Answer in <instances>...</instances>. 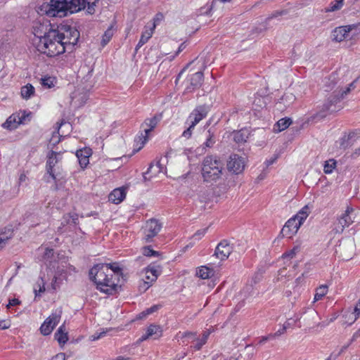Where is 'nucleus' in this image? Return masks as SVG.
Wrapping results in <instances>:
<instances>
[{
	"mask_svg": "<svg viewBox=\"0 0 360 360\" xmlns=\"http://www.w3.org/2000/svg\"><path fill=\"white\" fill-rule=\"evenodd\" d=\"M209 335V332H204L202 338L196 340V343L193 345V348L195 350H200L202 345H204L206 343Z\"/></svg>",
	"mask_w": 360,
	"mask_h": 360,
	"instance_id": "39",
	"label": "nucleus"
},
{
	"mask_svg": "<svg viewBox=\"0 0 360 360\" xmlns=\"http://www.w3.org/2000/svg\"><path fill=\"white\" fill-rule=\"evenodd\" d=\"M354 210L352 207H347L345 212L338 218L335 226L337 233H342L346 227H348L354 222Z\"/></svg>",
	"mask_w": 360,
	"mask_h": 360,
	"instance_id": "13",
	"label": "nucleus"
},
{
	"mask_svg": "<svg viewBox=\"0 0 360 360\" xmlns=\"http://www.w3.org/2000/svg\"><path fill=\"white\" fill-rule=\"evenodd\" d=\"M105 265L108 266V267L111 269L112 274L116 277L118 278L120 280V277H123V272L122 268H120L117 263H112V264H105Z\"/></svg>",
	"mask_w": 360,
	"mask_h": 360,
	"instance_id": "35",
	"label": "nucleus"
},
{
	"mask_svg": "<svg viewBox=\"0 0 360 360\" xmlns=\"http://www.w3.org/2000/svg\"><path fill=\"white\" fill-rule=\"evenodd\" d=\"M310 213L309 207L307 205L304 206L295 216L293 218H295V220L297 222H300V225L303 224L305 219L307 218Z\"/></svg>",
	"mask_w": 360,
	"mask_h": 360,
	"instance_id": "25",
	"label": "nucleus"
},
{
	"mask_svg": "<svg viewBox=\"0 0 360 360\" xmlns=\"http://www.w3.org/2000/svg\"><path fill=\"white\" fill-rule=\"evenodd\" d=\"M55 360H65V354L64 353H59L54 356Z\"/></svg>",
	"mask_w": 360,
	"mask_h": 360,
	"instance_id": "59",
	"label": "nucleus"
},
{
	"mask_svg": "<svg viewBox=\"0 0 360 360\" xmlns=\"http://www.w3.org/2000/svg\"><path fill=\"white\" fill-rule=\"evenodd\" d=\"M307 318H309V319H311V320H316V319H317V318H318V314H317V312H316V311H314V310H311V311H309V312H307V313L306 314L305 316L304 317V320L305 321H307V324H308L309 326H311V325H313V323H314V322H312V323L309 322V320H307Z\"/></svg>",
	"mask_w": 360,
	"mask_h": 360,
	"instance_id": "44",
	"label": "nucleus"
},
{
	"mask_svg": "<svg viewBox=\"0 0 360 360\" xmlns=\"http://www.w3.org/2000/svg\"><path fill=\"white\" fill-rule=\"evenodd\" d=\"M53 257V249L46 248L44 252V256H43L44 259H52Z\"/></svg>",
	"mask_w": 360,
	"mask_h": 360,
	"instance_id": "48",
	"label": "nucleus"
},
{
	"mask_svg": "<svg viewBox=\"0 0 360 360\" xmlns=\"http://www.w3.org/2000/svg\"><path fill=\"white\" fill-rule=\"evenodd\" d=\"M126 197V192L124 188H119L114 189L109 194V200L114 204L120 203Z\"/></svg>",
	"mask_w": 360,
	"mask_h": 360,
	"instance_id": "20",
	"label": "nucleus"
},
{
	"mask_svg": "<svg viewBox=\"0 0 360 360\" xmlns=\"http://www.w3.org/2000/svg\"><path fill=\"white\" fill-rule=\"evenodd\" d=\"M164 19V15L162 13H158L154 18H153V25L151 27H150V28H151L152 30H155V27L157 25H158L162 20Z\"/></svg>",
	"mask_w": 360,
	"mask_h": 360,
	"instance_id": "45",
	"label": "nucleus"
},
{
	"mask_svg": "<svg viewBox=\"0 0 360 360\" xmlns=\"http://www.w3.org/2000/svg\"><path fill=\"white\" fill-rule=\"evenodd\" d=\"M91 155V149L89 148H84L77 150L76 156L82 168H85L87 166L89 162V158Z\"/></svg>",
	"mask_w": 360,
	"mask_h": 360,
	"instance_id": "19",
	"label": "nucleus"
},
{
	"mask_svg": "<svg viewBox=\"0 0 360 360\" xmlns=\"http://www.w3.org/2000/svg\"><path fill=\"white\" fill-rule=\"evenodd\" d=\"M207 230V228L206 229H200V230H198L195 232V233L193 235V237L195 238V239H200L201 238L202 236H203L206 231Z\"/></svg>",
	"mask_w": 360,
	"mask_h": 360,
	"instance_id": "52",
	"label": "nucleus"
},
{
	"mask_svg": "<svg viewBox=\"0 0 360 360\" xmlns=\"http://www.w3.org/2000/svg\"><path fill=\"white\" fill-rule=\"evenodd\" d=\"M19 124L20 123L18 122V115L13 114L6 120L2 126L4 128L12 130L16 129Z\"/></svg>",
	"mask_w": 360,
	"mask_h": 360,
	"instance_id": "27",
	"label": "nucleus"
},
{
	"mask_svg": "<svg viewBox=\"0 0 360 360\" xmlns=\"http://www.w3.org/2000/svg\"><path fill=\"white\" fill-rule=\"evenodd\" d=\"M353 85L354 83L352 82L349 86H347L345 90L342 89H335L323 104L321 110L314 115V117L315 119H322L329 114L341 110L342 108L340 104L341 101L343 99L344 96L347 95L351 91L350 87ZM338 89H339V87Z\"/></svg>",
	"mask_w": 360,
	"mask_h": 360,
	"instance_id": "4",
	"label": "nucleus"
},
{
	"mask_svg": "<svg viewBox=\"0 0 360 360\" xmlns=\"http://www.w3.org/2000/svg\"><path fill=\"white\" fill-rule=\"evenodd\" d=\"M59 35L57 29L49 31V34L43 39L35 41L37 49L48 57H55L65 53V46Z\"/></svg>",
	"mask_w": 360,
	"mask_h": 360,
	"instance_id": "3",
	"label": "nucleus"
},
{
	"mask_svg": "<svg viewBox=\"0 0 360 360\" xmlns=\"http://www.w3.org/2000/svg\"><path fill=\"white\" fill-rule=\"evenodd\" d=\"M89 279L93 281L96 289L105 294L112 295L121 289L119 279L116 278L104 263L94 264L89 272Z\"/></svg>",
	"mask_w": 360,
	"mask_h": 360,
	"instance_id": "1",
	"label": "nucleus"
},
{
	"mask_svg": "<svg viewBox=\"0 0 360 360\" xmlns=\"http://www.w3.org/2000/svg\"><path fill=\"white\" fill-rule=\"evenodd\" d=\"M162 118V113H158L155 114L151 118H147L145 120L143 123L141 124V128L143 129L144 134H141V136L139 137L140 141H141L142 146H143L147 141L149 133L156 127Z\"/></svg>",
	"mask_w": 360,
	"mask_h": 360,
	"instance_id": "10",
	"label": "nucleus"
},
{
	"mask_svg": "<svg viewBox=\"0 0 360 360\" xmlns=\"http://www.w3.org/2000/svg\"><path fill=\"white\" fill-rule=\"evenodd\" d=\"M213 360H224L221 354H216L213 356Z\"/></svg>",
	"mask_w": 360,
	"mask_h": 360,
	"instance_id": "63",
	"label": "nucleus"
},
{
	"mask_svg": "<svg viewBox=\"0 0 360 360\" xmlns=\"http://www.w3.org/2000/svg\"><path fill=\"white\" fill-rule=\"evenodd\" d=\"M352 136V134H349L347 136H346V135L344 136L343 137H342L340 139V149L345 150L346 148H347L348 147L350 146L349 140Z\"/></svg>",
	"mask_w": 360,
	"mask_h": 360,
	"instance_id": "41",
	"label": "nucleus"
},
{
	"mask_svg": "<svg viewBox=\"0 0 360 360\" xmlns=\"http://www.w3.org/2000/svg\"><path fill=\"white\" fill-rule=\"evenodd\" d=\"M186 47V42H183L181 43L179 48H178V50L176 52V56H177L179 53H181L183 50L185 49V48Z\"/></svg>",
	"mask_w": 360,
	"mask_h": 360,
	"instance_id": "58",
	"label": "nucleus"
},
{
	"mask_svg": "<svg viewBox=\"0 0 360 360\" xmlns=\"http://www.w3.org/2000/svg\"><path fill=\"white\" fill-rule=\"evenodd\" d=\"M328 292V286L326 285H321L316 288V293L314 297V302L321 300Z\"/></svg>",
	"mask_w": 360,
	"mask_h": 360,
	"instance_id": "34",
	"label": "nucleus"
},
{
	"mask_svg": "<svg viewBox=\"0 0 360 360\" xmlns=\"http://www.w3.org/2000/svg\"><path fill=\"white\" fill-rule=\"evenodd\" d=\"M336 167V161L333 159L328 160L325 162L323 165V171L326 174H330Z\"/></svg>",
	"mask_w": 360,
	"mask_h": 360,
	"instance_id": "38",
	"label": "nucleus"
},
{
	"mask_svg": "<svg viewBox=\"0 0 360 360\" xmlns=\"http://www.w3.org/2000/svg\"><path fill=\"white\" fill-rule=\"evenodd\" d=\"M276 159H277V156H275L274 158H270L269 160H266L265 161L266 165L267 167H269V166L273 165L276 162Z\"/></svg>",
	"mask_w": 360,
	"mask_h": 360,
	"instance_id": "57",
	"label": "nucleus"
},
{
	"mask_svg": "<svg viewBox=\"0 0 360 360\" xmlns=\"http://www.w3.org/2000/svg\"><path fill=\"white\" fill-rule=\"evenodd\" d=\"M224 164L216 156H207L202 162V174L205 181H217L221 177Z\"/></svg>",
	"mask_w": 360,
	"mask_h": 360,
	"instance_id": "5",
	"label": "nucleus"
},
{
	"mask_svg": "<svg viewBox=\"0 0 360 360\" xmlns=\"http://www.w3.org/2000/svg\"><path fill=\"white\" fill-rule=\"evenodd\" d=\"M11 326V324L8 321L6 320H1L0 321V330H6L9 328Z\"/></svg>",
	"mask_w": 360,
	"mask_h": 360,
	"instance_id": "54",
	"label": "nucleus"
},
{
	"mask_svg": "<svg viewBox=\"0 0 360 360\" xmlns=\"http://www.w3.org/2000/svg\"><path fill=\"white\" fill-rule=\"evenodd\" d=\"M336 79H337V75L335 74V73H332L326 80V82H325V85L326 86V91H329V90H331L333 89L337 82H336Z\"/></svg>",
	"mask_w": 360,
	"mask_h": 360,
	"instance_id": "37",
	"label": "nucleus"
},
{
	"mask_svg": "<svg viewBox=\"0 0 360 360\" xmlns=\"http://www.w3.org/2000/svg\"><path fill=\"white\" fill-rule=\"evenodd\" d=\"M359 32H360V23L340 26L333 31V39L340 42L347 39H352L353 35Z\"/></svg>",
	"mask_w": 360,
	"mask_h": 360,
	"instance_id": "8",
	"label": "nucleus"
},
{
	"mask_svg": "<svg viewBox=\"0 0 360 360\" xmlns=\"http://www.w3.org/2000/svg\"><path fill=\"white\" fill-rule=\"evenodd\" d=\"M344 5V0H335L329 4V6L325 8L324 11L326 13L335 12L340 10Z\"/></svg>",
	"mask_w": 360,
	"mask_h": 360,
	"instance_id": "29",
	"label": "nucleus"
},
{
	"mask_svg": "<svg viewBox=\"0 0 360 360\" xmlns=\"http://www.w3.org/2000/svg\"><path fill=\"white\" fill-rule=\"evenodd\" d=\"M53 26L48 20L36 21L32 26V33L34 36L33 43L35 45V41H39V39H43L49 34V31L53 30Z\"/></svg>",
	"mask_w": 360,
	"mask_h": 360,
	"instance_id": "9",
	"label": "nucleus"
},
{
	"mask_svg": "<svg viewBox=\"0 0 360 360\" xmlns=\"http://www.w3.org/2000/svg\"><path fill=\"white\" fill-rule=\"evenodd\" d=\"M297 251V247L294 248L292 250H290L289 252H287L284 253L283 255V257H284V258H285V257L292 258L295 255Z\"/></svg>",
	"mask_w": 360,
	"mask_h": 360,
	"instance_id": "51",
	"label": "nucleus"
},
{
	"mask_svg": "<svg viewBox=\"0 0 360 360\" xmlns=\"http://www.w3.org/2000/svg\"><path fill=\"white\" fill-rule=\"evenodd\" d=\"M216 143L214 131L212 128L209 129L207 131L206 141L204 146L207 148H212Z\"/></svg>",
	"mask_w": 360,
	"mask_h": 360,
	"instance_id": "33",
	"label": "nucleus"
},
{
	"mask_svg": "<svg viewBox=\"0 0 360 360\" xmlns=\"http://www.w3.org/2000/svg\"><path fill=\"white\" fill-rule=\"evenodd\" d=\"M233 250V248L226 240H221L216 247L214 256L220 260L226 259Z\"/></svg>",
	"mask_w": 360,
	"mask_h": 360,
	"instance_id": "17",
	"label": "nucleus"
},
{
	"mask_svg": "<svg viewBox=\"0 0 360 360\" xmlns=\"http://www.w3.org/2000/svg\"><path fill=\"white\" fill-rule=\"evenodd\" d=\"M56 29L60 33L59 37L63 41L65 51L72 52L79 41V32L75 27L68 25H61Z\"/></svg>",
	"mask_w": 360,
	"mask_h": 360,
	"instance_id": "6",
	"label": "nucleus"
},
{
	"mask_svg": "<svg viewBox=\"0 0 360 360\" xmlns=\"http://www.w3.org/2000/svg\"><path fill=\"white\" fill-rule=\"evenodd\" d=\"M291 123L292 120L290 118L285 117L280 119L275 124L274 130L279 132L282 131L287 129Z\"/></svg>",
	"mask_w": 360,
	"mask_h": 360,
	"instance_id": "26",
	"label": "nucleus"
},
{
	"mask_svg": "<svg viewBox=\"0 0 360 360\" xmlns=\"http://www.w3.org/2000/svg\"><path fill=\"white\" fill-rule=\"evenodd\" d=\"M162 224L155 219H150L146 221L143 229V239L146 243H150L162 229Z\"/></svg>",
	"mask_w": 360,
	"mask_h": 360,
	"instance_id": "11",
	"label": "nucleus"
},
{
	"mask_svg": "<svg viewBox=\"0 0 360 360\" xmlns=\"http://www.w3.org/2000/svg\"><path fill=\"white\" fill-rule=\"evenodd\" d=\"M233 141L238 144L244 143L247 141L250 132L247 129H242L238 131H234L232 133Z\"/></svg>",
	"mask_w": 360,
	"mask_h": 360,
	"instance_id": "22",
	"label": "nucleus"
},
{
	"mask_svg": "<svg viewBox=\"0 0 360 360\" xmlns=\"http://www.w3.org/2000/svg\"><path fill=\"white\" fill-rule=\"evenodd\" d=\"M20 94L23 98L28 99L34 95V87L32 84H27L21 88Z\"/></svg>",
	"mask_w": 360,
	"mask_h": 360,
	"instance_id": "31",
	"label": "nucleus"
},
{
	"mask_svg": "<svg viewBox=\"0 0 360 360\" xmlns=\"http://www.w3.org/2000/svg\"><path fill=\"white\" fill-rule=\"evenodd\" d=\"M354 313L359 316L360 314V300L357 302L354 308Z\"/></svg>",
	"mask_w": 360,
	"mask_h": 360,
	"instance_id": "61",
	"label": "nucleus"
},
{
	"mask_svg": "<svg viewBox=\"0 0 360 360\" xmlns=\"http://www.w3.org/2000/svg\"><path fill=\"white\" fill-rule=\"evenodd\" d=\"M286 331V329L285 328H282L279 329L278 331L276 332V335L278 337L281 335L282 334L285 333Z\"/></svg>",
	"mask_w": 360,
	"mask_h": 360,
	"instance_id": "62",
	"label": "nucleus"
},
{
	"mask_svg": "<svg viewBox=\"0 0 360 360\" xmlns=\"http://www.w3.org/2000/svg\"><path fill=\"white\" fill-rule=\"evenodd\" d=\"M13 237V231L8 229L0 233V250L4 248L7 241Z\"/></svg>",
	"mask_w": 360,
	"mask_h": 360,
	"instance_id": "32",
	"label": "nucleus"
},
{
	"mask_svg": "<svg viewBox=\"0 0 360 360\" xmlns=\"http://www.w3.org/2000/svg\"><path fill=\"white\" fill-rule=\"evenodd\" d=\"M59 155V153L51 150L47 155L46 163V174L55 181L56 184H57L58 181L64 179L66 176L63 169H60L59 167L55 168L59 161L58 158Z\"/></svg>",
	"mask_w": 360,
	"mask_h": 360,
	"instance_id": "7",
	"label": "nucleus"
},
{
	"mask_svg": "<svg viewBox=\"0 0 360 360\" xmlns=\"http://www.w3.org/2000/svg\"><path fill=\"white\" fill-rule=\"evenodd\" d=\"M284 13H286V12L285 11H275L271 15H269L268 18H267V20H271L272 18H277L278 16H281Z\"/></svg>",
	"mask_w": 360,
	"mask_h": 360,
	"instance_id": "55",
	"label": "nucleus"
},
{
	"mask_svg": "<svg viewBox=\"0 0 360 360\" xmlns=\"http://www.w3.org/2000/svg\"><path fill=\"white\" fill-rule=\"evenodd\" d=\"M57 281H58V277L57 276H54L52 279V281H51V288L53 290H56V283H57Z\"/></svg>",
	"mask_w": 360,
	"mask_h": 360,
	"instance_id": "60",
	"label": "nucleus"
},
{
	"mask_svg": "<svg viewBox=\"0 0 360 360\" xmlns=\"http://www.w3.org/2000/svg\"><path fill=\"white\" fill-rule=\"evenodd\" d=\"M162 331L159 326L151 324L147 328L146 334L141 336L140 340H146L149 337H152L153 335H155L154 338L157 339L162 335Z\"/></svg>",
	"mask_w": 360,
	"mask_h": 360,
	"instance_id": "21",
	"label": "nucleus"
},
{
	"mask_svg": "<svg viewBox=\"0 0 360 360\" xmlns=\"http://www.w3.org/2000/svg\"><path fill=\"white\" fill-rule=\"evenodd\" d=\"M61 314V310L56 311L44 321L40 327V331L42 335H48L51 333L55 326L59 323Z\"/></svg>",
	"mask_w": 360,
	"mask_h": 360,
	"instance_id": "12",
	"label": "nucleus"
},
{
	"mask_svg": "<svg viewBox=\"0 0 360 360\" xmlns=\"http://www.w3.org/2000/svg\"><path fill=\"white\" fill-rule=\"evenodd\" d=\"M214 270L206 266H201L197 271V275L202 279H207L213 276Z\"/></svg>",
	"mask_w": 360,
	"mask_h": 360,
	"instance_id": "30",
	"label": "nucleus"
},
{
	"mask_svg": "<svg viewBox=\"0 0 360 360\" xmlns=\"http://www.w3.org/2000/svg\"><path fill=\"white\" fill-rule=\"evenodd\" d=\"M115 360H131V359L129 357H124V356H120L117 357V359Z\"/></svg>",
	"mask_w": 360,
	"mask_h": 360,
	"instance_id": "64",
	"label": "nucleus"
},
{
	"mask_svg": "<svg viewBox=\"0 0 360 360\" xmlns=\"http://www.w3.org/2000/svg\"><path fill=\"white\" fill-rule=\"evenodd\" d=\"M18 115V122L20 124H24L26 120V117H28V114H26L25 111L22 112L21 115L20 114Z\"/></svg>",
	"mask_w": 360,
	"mask_h": 360,
	"instance_id": "53",
	"label": "nucleus"
},
{
	"mask_svg": "<svg viewBox=\"0 0 360 360\" xmlns=\"http://www.w3.org/2000/svg\"><path fill=\"white\" fill-rule=\"evenodd\" d=\"M55 77H45L41 79V85L44 87L50 89L54 86Z\"/></svg>",
	"mask_w": 360,
	"mask_h": 360,
	"instance_id": "42",
	"label": "nucleus"
},
{
	"mask_svg": "<svg viewBox=\"0 0 360 360\" xmlns=\"http://www.w3.org/2000/svg\"><path fill=\"white\" fill-rule=\"evenodd\" d=\"M203 77V72L202 71H198L191 75L188 79L190 85L186 87V90L191 91L199 88L202 83Z\"/></svg>",
	"mask_w": 360,
	"mask_h": 360,
	"instance_id": "18",
	"label": "nucleus"
},
{
	"mask_svg": "<svg viewBox=\"0 0 360 360\" xmlns=\"http://www.w3.org/2000/svg\"><path fill=\"white\" fill-rule=\"evenodd\" d=\"M195 127V126L192 127V122H191L189 127L186 130L184 131V132L182 134V136L187 139L191 138V135H192L193 129H194Z\"/></svg>",
	"mask_w": 360,
	"mask_h": 360,
	"instance_id": "46",
	"label": "nucleus"
},
{
	"mask_svg": "<svg viewBox=\"0 0 360 360\" xmlns=\"http://www.w3.org/2000/svg\"><path fill=\"white\" fill-rule=\"evenodd\" d=\"M154 30L147 26L145 27V30L142 32L139 41L141 44H146L152 37Z\"/></svg>",
	"mask_w": 360,
	"mask_h": 360,
	"instance_id": "36",
	"label": "nucleus"
},
{
	"mask_svg": "<svg viewBox=\"0 0 360 360\" xmlns=\"http://www.w3.org/2000/svg\"><path fill=\"white\" fill-rule=\"evenodd\" d=\"M300 226V222H297L295 218L291 217L285 222L281 229L280 236L281 235L282 237L290 238L297 232Z\"/></svg>",
	"mask_w": 360,
	"mask_h": 360,
	"instance_id": "16",
	"label": "nucleus"
},
{
	"mask_svg": "<svg viewBox=\"0 0 360 360\" xmlns=\"http://www.w3.org/2000/svg\"><path fill=\"white\" fill-rule=\"evenodd\" d=\"M115 33V28L112 25L110 26L104 32V34L102 36L101 39V46L104 47L105 45L108 44V42L112 39V36Z\"/></svg>",
	"mask_w": 360,
	"mask_h": 360,
	"instance_id": "28",
	"label": "nucleus"
},
{
	"mask_svg": "<svg viewBox=\"0 0 360 360\" xmlns=\"http://www.w3.org/2000/svg\"><path fill=\"white\" fill-rule=\"evenodd\" d=\"M343 250H344V246L339 245L338 250H336V252H340L341 254V257H342L343 259L348 260V259H351L352 252H351L350 254H348V255H343L342 254Z\"/></svg>",
	"mask_w": 360,
	"mask_h": 360,
	"instance_id": "49",
	"label": "nucleus"
},
{
	"mask_svg": "<svg viewBox=\"0 0 360 360\" xmlns=\"http://www.w3.org/2000/svg\"><path fill=\"white\" fill-rule=\"evenodd\" d=\"M160 305H153V306L150 307V308H148L145 311H142L141 314H144V316H148V315L158 311L160 309Z\"/></svg>",
	"mask_w": 360,
	"mask_h": 360,
	"instance_id": "47",
	"label": "nucleus"
},
{
	"mask_svg": "<svg viewBox=\"0 0 360 360\" xmlns=\"http://www.w3.org/2000/svg\"><path fill=\"white\" fill-rule=\"evenodd\" d=\"M159 269H160V266H155L152 264L149 265L148 266H147L146 268V273L150 272L152 274V278H151L150 282H148V281L143 282V284L145 285H146V289L148 288L152 285V283L157 280L158 276L160 272V270Z\"/></svg>",
	"mask_w": 360,
	"mask_h": 360,
	"instance_id": "23",
	"label": "nucleus"
},
{
	"mask_svg": "<svg viewBox=\"0 0 360 360\" xmlns=\"http://www.w3.org/2000/svg\"><path fill=\"white\" fill-rule=\"evenodd\" d=\"M20 303H21V301H20L17 298H13V299L9 300V305H12L13 307L18 305Z\"/></svg>",
	"mask_w": 360,
	"mask_h": 360,
	"instance_id": "56",
	"label": "nucleus"
},
{
	"mask_svg": "<svg viewBox=\"0 0 360 360\" xmlns=\"http://www.w3.org/2000/svg\"><path fill=\"white\" fill-rule=\"evenodd\" d=\"M54 336L55 339L58 340L60 345H64L68 341V333L65 332V328L64 325H62L58 328Z\"/></svg>",
	"mask_w": 360,
	"mask_h": 360,
	"instance_id": "24",
	"label": "nucleus"
},
{
	"mask_svg": "<svg viewBox=\"0 0 360 360\" xmlns=\"http://www.w3.org/2000/svg\"><path fill=\"white\" fill-rule=\"evenodd\" d=\"M211 106L207 104L199 105L190 114L188 119L191 120L192 127L196 126L202 119L205 118L210 110Z\"/></svg>",
	"mask_w": 360,
	"mask_h": 360,
	"instance_id": "14",
	"label": "nucleus"
},
{
	"mask_svg": "<svg viewBox=\"0 0 360 360\" xmlns=\"http://www.w3.org/2000/svg\"><path fill=\"white\" fill-rule=\"evenodd\" d=\"M143 255L146 257H158L160 253L153 250L150 246H146L143 248Z\"/></svg>",
	"mask_w": 360,
	"mask_h": 360,
	"instance_id": "43",
	"label": "nucleus"
},
{
	"mask_svg": "<svg viewBox=\"0 0 360 360\" xmlns=\"http://www.w3.org/2000/svg\"><path fill=\"white\" fill-rule=\"evenodd\" d=\"M87 4V0H51L44 3L40 11L49 16L62 18L84 9Z\"/></svg>",
	"mask_w": 360,
	"mask_h": 360,
	"instance_id": "2",
	"label": "nucleus"
},
{
	"mask_svg": "<svg viewBox=\"0 0 360 360\" xmlns=\"http://www.w3.org/2000/svg\"><path fill=\"white\" fill-rule=\"evenodd\" d=\"M37 284L39 287V290H37L36 288H34V292L35 294V298L37 296H40V293H42V292H45V290H46V288H45L46 282L42 277H40L39 278Z\"/></svg>",
	"mask_w": 360,
	"mask_h": 360,
	"instance_id": "40",
	"label": "nucleus"
},
{
	"mask_svg": "<svg viewBox=\"0 0 360 360\" xmlns=\"http://www.w3.org/2000/svg\"><path fill=\"white\" fill-rule=\"evenodd\" d=\"M196 334L191 333V332H186L182 334L181 338L182 339H188L191 340H195Z\"/></svg>",
	"mask_w": 360,
	"mask_h": 360,
	"instance_id": "50",
	"label": "nucleus"
},
{
	"mask_svg": "<svg viewBox=\"0 0 360 360\" xmlns=\"http://www.w3.org/2000/svg\"><path fill=\"white\" fill-rule=\"evenodd\" d=\"M245 168L244 159L237 154L230 155L227 162V169L233 174H240Z\"/></svg>",
	"mask_w": 360,
	"mask_h": 360,
	"instance_id": "15",
	"label": "nucleus"
}]
</instances>
